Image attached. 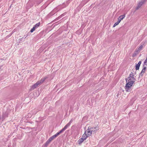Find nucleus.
Listing matches in <instances>:
<instances>
[{
  "instance_id": "f257e3e1",
  "label": "nucleus",
  "mask_w": 147,
  "mask_h": 147,
  "mask_svg": "<svg viewBox=\"0 0 147 147\" xmlns=\"http://www.w3.org/2000/svg\"><path fill=\"white\" fill-rule=\"evenodd\" d=\"M127 83L125 87V89L126 91L129 92L130 91V89L131 88L134 84L135 82V81L132 80L131 78L129 79L128 81L126 80Z\"/></svg>"
},
{
  "instance_id": "f03ea898",
  "label": "nucleus",
  "mask_w": 147,
  "mask_h": 147,
  "mask_svg": "<svg viewBox=\"0 0 147 147\" xmlns=\"http://www.w3.org/2000/svg\"><path fill=\"white\" fill-rule=\"evenodd\" d=\"M70 122L67 124L65 127L59 132H58L56 134L53 135L55 138L57 137L59 135L63 132L70 125Z\"/></svg>"
},
{
  "instance_id": "7ed1b4c3",
  "label": "nucleus",
  "mask_w": 147,
  "mask_h": 147,
  "mask_svg": "<svg viewBox=\"0 0 147 147\" xmlns=\"http://www.w3.org/2000/svg\"><path fill=\"white\" fill-rule=\"evenodd\" d=\"M94 129L93 127H88L87 130L85 131L86 134L88 136H90L92 134V132L93 131Z\"/></svg>"
},
{
  "instance_id": "20e7f679",
  "label": "nucleus",
  "mask_w": 147,
  "mask_h": 147,
  "mask_svg": "<svg viewBox=\"0 0 147 147\" xmlns=\"http://www.w3.org/2000/svg\"><path fill=\"white\" fill-rule=\"evenodd\" d=\"M136 74V72H135L134 73L131 72L129 75L130 78H129V79L130 78H131L132 79V80H133L134 81H135L136 79L135 75Z\"/></svg>"
},
{
  "instance_id": "39448f33",
  "label": "nucleus",
  "mask_w": 147,
  "mask_h": 147,
  "mask_svg": "<svg viewBox=\"0 0 147 147\" xmlns=\"http://www.w3.org/2000/svg\"><path fill=\"white\" fill-rule=\"evenodd\" d=\"M144 3V1L143 2L142 0L141 1H140L138 3L137 6L136 8V10L138 9Z\"/></svg>"
},
{
  "instance_id": "423d86ee",
  "label": "nucleus",
  "mask_w": 147,
  "mask_h": 147,
  "mask_svg": "<svg viewBox=\"0 0 147 147\" xmlns=\"http://www.w3.org/2000/svg\"><path fill=\"white\" fill-rule=\"evenodd\" d=\"M55 138L53 136L50 137L49 139L46 142V144L47 145L49 144Z\"/></svg>"
},
{
  "instance_id": "0eeeda50",
  "label": "nucleus",
  "mask_w": 147,
  "mask_h": 147,
  "mask_svg": "<svg viewBox=\"0 0 147 147\" xmlns=\"http://www.w3.org/2000/svg\"><path fill=\"white\" fill-rule=\"evenodd\" d=\"M39 82H36L35 84H34L31 86V89L32 90L35 88H36L39 85Z\"/></svg>"
},
{
  "instance_id": "6e6552de",
  "label": "nucleus",
  "mask_w": 147,
  "mask_h": 147,
  "mask_svg": "<svg viewBox=\"0 0 147 147\" xmlns=\"http://www.w3.org/2000/svg\"><path fill=\"white\" fill-rule=\"evenodd\" d=\"M125 17V15H124L120 16L118 18V21L119 20V22H120L121 20H123Z\"/></svg>"
},
{
  "instance_id": "1a4fd4ad",
  "label": "nucleus",
  "mask_w": 147,
  "mask_h": 147,
  "mask_svg": "<svg viewBox=\"0 0 147 147\" xmlns=\"http://www.w3.org/2000/svg\"><path fill=\"white\" fill-rule=\"evenodd\" d=\"M141 61H140L136 65V69L137 70L139 69L141 63Z\"/></svg>"
},
{
  "instance_id": "9d476101",
  "label": "nucleus",
  "mask_w": 147,
  "mask_h": 147,
  "mask_svg": "<svg viewBox=\"0 0 147 147\" xmlns=\"http://www.w3.org/2000/svg\"><path fill=\"white\" fill-rule=\"evenodd\" d=\"M88 137V135H87V134H86V133L85 132L84 134L82 135V138L83 140H86Z\"/></svg>"
},
{
  "instance_id": "9b49d317",
  "label": "nucleus",
  "mask_w": 147,
  "mask_h": 147,
  "mask_svg": "<svg viewBox=\"0 0 147 147\" xmlns=\"http://www.w3.org/2000/svg\"><path fill=\"white\" fill-rule=\"evenodd\" d=\"M146 68L147 67H143V68L142 69L141 73V74H142V75L145 73Z\"/></svg>"
},
{
  "instance_id": "f8f14e48",
  "label": "nucleus",
  "mask_w": 147,
  "mask_h": 147,
  "mask_svg": "<svg viewBox=\"0 0 147 147\" xmlns=\"http://www.w3.org/2000/svg\"><path fill=\"white\" fill-rule=\"evenodd\" d=\"M143 66L147 67V57L144 63Z\"/></svg>"
},
{
  "instance_id": "ddd939ff",
  "label": "nucleus",
  "mask_w": 147,
  "mask_h": 147,
  "mask_svg": "<svg viewBox=\"0 0 147 147\" xmlns=\"http://www.w3.org/2000/svg\"><path fill=\"white\" fill-rule=\"evenodd\" d=\"M46 78H44L41 79L40 80L38 81V82H39V84H42V83L45 81V80H46Z\"/></svg>"
},
{
  "instance_id": "4468645a",
  "label": "nucleus",
  "mask_w": 147,
  "mask_h": 147,
  "mask_svg": "<svg viewBox=\"0 0 147 147\" xmlns=\"http://www.w3.org/2000/svg\"><path fill=\"white\" fill-rule=\"evenodd\" d=\"M143 46L142 45H141L140 46L138 49V51H141L142 49V48H143Z\"/></svg>"
},
{
  "instance_id": "2eb2a0df",
  "label": "nucleus",
  "mask_w": 147,
  "mask_h": 147,
  "mask_svg": "<svg viewBox=\"0 0 147 147\" xmlns=\"http://www.w3.org/2000/svg\"><path fill=\"white\" fill-rule=\"evenodd\" d=\"M84 140H83L82 138H81L78 141L79 144H80L82 143Z\"/></svg>"
},
{
  "instance_id": "dca6fc26",
  "label": "nucleus",
  "mask_w": 147,
  "mask_h": 147,
  "mask_svg": "<svg viewBox=\"0 0 147 147\" xmlns=\"http://www.w3.org/2000/svg\"><path fill=\"white\" fill-rule=\"evenodd\" d=\"M119 21H117V22L115 23L114 24V25H113V27H115L116 26L118 25L119 23L120 22H119Z\"/></svg>"
},
{
  "instance_id": "f3484780",
  "label": "nucleus",
  "mask_w": 147,
  "mask_h": 147,
  "mask_svg": "<svg viewBox=\"0 0 147 147\" xmlns=\"http://www.w3.org/2000/svg\"><path fill=\"white\" fill-rule=\"evenodd\" d=\"M40 25V23L39 22L38 23L36 24L34 26L36 28H37Z\"/></svg>"
},
{
  "instance_id": "a211bd4d",
  "label": "nucleus",
  "mask_w": 147,
  "mask_h": 147,
  "mask_svg": "<svg viewBox=\"0 0 147 147\" xmlns=\"http://www.w3.org/2000/svg\"><path fill=\"white\" fill-rule=\"evenodd\" d=\"M36 28L34 26L33 28L30 30V32H33L35 30Z\"/></svg>"
}]
</instances>
